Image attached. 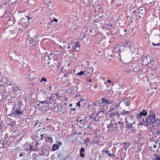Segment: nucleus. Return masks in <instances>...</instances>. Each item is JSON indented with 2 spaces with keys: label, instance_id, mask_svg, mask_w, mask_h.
<instances>
[{
  "label": "nucleus",
  "instance_id": "ea45409f",
  "mask_svg": "<svg viewBox=\"0 0 160 160\" xmlns=\"http://www.w3.org/2000/svg\"><path fill=\"white\" fill-rule=\"evenodd\" d=\"M58 20L56 18H54L53 19V21L55 22H58Z\"/></svg>",
  "mask_w": 160,
  "mask_h": 160
},
{
  "label": "nucleus",
  "instance_id": "c03bdc74",
  "mask_svg": "<svg viewBox=\"0 0 160 160\" xmlns=\"http://www.w3.org/2000/svg\"><path fill=\"white\" fill-rule=\"evenodd\" d=\"M157 124L158 126L160 125V119L158 120V122Z\"/></svg>",
  "mask_w": 160,
  "mask_h": 160
},
{
  "label": "nucleus",
  "instance_id": "c756f323",
  "mask_svg": "<svg viewBox=\"0 0 160 160\" xmlns=\"http://www.w3.org/2000/svg\"><path fill=\"white\" fill-rule=\"evenodd\" d=\"M58 95L57 94H53L51 95V97H52V98L54 101L55 100L56 98L57 97Z\"/></svg>",
  "mask_w": 160,
  "mask_h": 160
},
{
  "label": "nucleus",
  "instance_id": "bb28decb",
  "mask_svg": "<svg viewBox=\"0 0 160 160\" xmlns=\"http://www.w3.org/2000/svg\"><path fill=\"white\" fill-rule=\"evenodd\" d=\"M90 119H89L88 117V116H85L84 115L83 121L85 122H86L87 121H88Z\"/></svg>",
  "mask_w": 160,
  "mask_h": 160
},
{
  "label": "nucleus",
  "instance_id": "6ab92c4d",
  "mask_svg": "<svg viewBox=\"0 0 160 160\" xmlns=\"http://www.w3.org/2000/svg\"><path fill=\"white\" fill-rule=\"evenodd\" d=\"M132 42L130 41H127L124 44V46L125 48H129L131 46Z\"/></svg>",
  "mask_w": 160,
  "mask_h": 160
},
{
  "label": "nucleus",
  "instance_id": "bf43d9fd",
  "mask_svg": "<svg viewBox=\"0 0 160 160\" xmlns=\"http://www.w3.org/2000/svg\"><path fill=\"white\" fill-rule=\"evenodd\" d=\"M22 153H21V154H20V155H19V157H22Z\"/></svg>",
  "mask_w": 160,
  "mask_h": 160
},
{
  "label": "nucleus",
  "instance_id": "a878e982",
  "mask_svg": "<svg viewBox=\"0 0 160 160\" xmlns=\"http://www.w3.org/2000/svg\"><path fill=\"white\" fill-rule=\"evenodd\" d=\"M29 3L32 5H34L36 4V0H29Z\"/></svg>",
  "mask_w": 160,
  "mask_h": 160
},
{
  "label": "nucleus",
  "instance_id": "338daca9",
  "mask_svg": "<svg viewBox=\"0 0 160 160\" xmlns=\"http://www.w3.org/2000/svg\"><path fill=\"white\" fill-rule=\"evenodd\" d=\"M142 125V123L141 122L139 124V125Z\"/></svg>",
  "mask_w": 160,
  "mask_h": 160
},
{
  "label": "nucleus",
  "instance_id": "a211bd4d",
  "mask_svg": "<svg viewBox=\"0 0 160 160\" xmlns=\"http://www.w3.org/2000/svg\"><path fill=\"white\" fill-rule=\"evenodd\" d=\"M30 44L32 46H36V41L33 39H32L30 41Z\"/></svg>",
  "mask_w": 160,
  "mask_h": 160
},
{
  "label": "nucleus",
  "instance_id": "20e7f679",
  "mask_svg": "<svg viewBox=\"0 0 160 160\" xmlns=\"http://www.w3.org/2000/svg\"><path fill=\"white\" fill-rule=\"evenodd\" d=\"M123 122H118L117 123L116 122L112 124H110L109 126H108L107 128H111V126H112L113 128L116 130H118L120 128L121 126H122Z\"/></svg>",
  "mask_w": 160,
  "mask_h": 160
},
{
  "label": "nucleus",
  "instance_id": "9d476101",
  "mask_svg": "<svg viewBox=\"0 0 160 160\" xmlns=\"http://www.w3.org/2000/svg\"><path fill=\"white\" fill-rule=\"evenodd\" d=\"M146 8H145L141 7L139 8L138 10V13L142 14H144L145 12Z\"/></svg>",
  "mask_w": 160,
  "mask_h": 160
},
{
  "label": "nucleus",
  "instance_id": "72a5a7b5",
  "mask_svg": "<svg viewBox=\"0 0 160 160\" xmlns=\"http://www.w3.org/2000/svg\"><path fill=\"white\" fill-rule=\"evenodd\" d=\"M12 89L13 90L14 92H16L18 91L19 90V88L18 87H16L15 88H14L13 87L12 88Z\"/></svg>",
  "mask_w": 160,
  "mask_h": 160
},
{
  "label": "nucleus",
  "instance_id": "a19ab883",
  "mask_svg": "<svg viewBox=\"0 0 160 160\" xmlns=\"http://www.w3.org/2000/svg\"><path fill=\"white\" fill-rule=\"evenodd\" d=\"M45 136V134H41V140H42L43 139L42 138L44 137V136Z\"/></svg>",
  "mask_w": 160,
  "mask_h": 160
},
{
  "label": "nucleus",
  "instance_id": "2eb2a0df",
  "mask_svg": "<svg viewBox=\"0 0 160 160\" xmlns=\"http://www.w3.org/2000/svg\"><path fill=\"white\" fill-rule=\"evenodd\" d=\"M28 145H30V151H37L38 150V148L37 147V145H38L37 142L35 143V146L33 148V147L31 146L30 144H29Z\"/></svg>",
  "mask_w": 160,
  "mask_h": 160
},
{
  "label": "nucleus",
  "instance_id": "1a4fd4ad",
  "mask_svg": "<svg viewBox=\"0 0 160 160\" xmlns=\"http://www.w3.org/2000/svg\"><path fill=\"white\" fill-rule=\"evenodd\" d=\"M115 108L113 107L110 108L108 110V112H111V115L112 116L113 115H115L117 114L118 113V112L117 111H115Z\"/></svg>",
  "mask_w": 160,
  "mask_h": 160
},
{
  "label": "nucleus",
  "instance_id": "5fc2aeb1",
  "mask_svg": "<svg viewBox=\"0 0 160 160\" xmlns=\"http://www.w3.org/2000/svg\"><path fill=\"white\" fill-rule=\"evenodd\" d=\"M75 110V108H72L71 109V110Z\"/></svg>",
  "mask_w": 160,
  "mask_h": 160
},
{
  "label": "nucleus",
  "instance_id": "052dcab7",
  "mask_svg": "<svg viewBox=\"0 0 160 160\" xmlns=\"http://www.w3.org/2000/svg\"><path fill=\"white\" fill-rule=\"evenodd\" d=\"M100 114V113H99V112L97 113L96 114V115H97V116H98V115L99 114Z\"/></svg>",
  "mask_w": 160,
  "mask_h": 160
},
{
  "label": "nucleus",
  "instance_id": "e2e57ef3",
  "mask_svg": "<svg viewBox=\"0 0 160 160\" xmlns=\"http://www.w3.org/2000/svg\"><path fill=\"white\" fill-rule=\"evenodd\" d=\"M79 119L78 118V119H77V120H76V121L77 122H78V121H79Z\"/></svg>",
  "mask_w": 160,
  "mask_h": 160
},
{
  "label": "nucleus",
  "instance_id": "5701e85b",
  "mask_svg": "<svg viewBox=\"0 0 160 160\" xmlns=\"http://www.w3.org/2000/svg\"><path fill=\"white\" fill-rule=\"evenodd\" d=\"M88 5L89 6V7H90V8H91V7L93 8L94 6L93 4V1L92 0H90L88 1Z\"/></svg>",
  "mask_w": 160,
  "mask_h": 160
},
{
  "label": "nucleus",
  "instance_id": "412c9836",
  "mask_svg": "<svg viewBox=\"0 0 160 160\" xmlns=\"http://www.w3.org/2000/svg\"><path fill=\"white\" fill-rule=\"evenodd\" d=\"M55 56V54L54 53L51 52L49 55H48V58L49 59L51 60L52 58H54Z\"/></svg>",
  "mask_w": 160,
  "mask_h": 160
},
{
  "label": "nucleus",
  "instance_id": "4468645a",
  "mask_svg": "<svg viewBox=\"0 0 160 160\" xmlns=\"http://www.w3.org/2000/svg\"><path fill=\"white\" fill-rule=\"evenodd\" d=\"M149 64L148 59L147 58H144L142 60V65H143L148 66Z\"/></svg>",
  "mask_w": 160,
  "mask_h": 160
},
{
  "label": "nucleus",
  "instance_id": "4c0bfd02",
  "mask_svg": "<svg viewBox=\"0 0 160 160\" xmlns=\"http://www.w3.org/2000/svg\"><path fill=\"white\" fill-rule=\"evenodd\" d=\"M84 148H81L80 149V152H84Z\"/></svg>",
  "mask_w": 160,
  "mask_h": 160
},
{
  "label": "nucleus",
  "instance_id": "aec40b11",
  "mask_svg": "<svg viewBox=\"0 0 160 160\" xmlns=\"http://www.w3.org/2000/svg\"><path fill=\"white\" fill-rule=\"evenodd\" d=\"M59 148V146L57 144H54L53 145L52 148V150L53 151H55L56 150L58 149Z\"/></svg>",
  "mask_w": 160,
  "mask_h": 160
},
{
  "label": "nucleus",
  "instance_id": "e433bc0d",
  "mask_svg": "<svg viewBox=\"0 0 160 160\" xmlns=\"http://www.w3.org/2000/svg\"><path fill=\"white\" fill-rule=\"evenodd\" d=\"M44 4H45V5L47 7V8H49V5L45 1H44Z\"/></svg>",
  "mask_w": 160,
  "mask_h": 160
},
{
  "label": "nucleus",
  "instance_id": "393cba45",
  "mask_svg": "<svg viewBox=\"0 0 160 160\" xmlns=\"http://www.w3.org/2000/svg\"><path fill=\"white\" fill-rule=\"evenodd\" d=\"M153 155L155 156L153 160H160V154L158 155V154H154Z\"/></svg>",
  "mask_w": 160,
  "mask_h": 160
},
{
  "label": "nucleus",
  "instance_id": "dca6fc26",
  "mask_svg": "<svg viewBox=\"0 0 160 160\" xmlns=\"http://www.w3.org/2000/svg\"><path fill=\"white\" fill-rule=\"evenodd\" d=\"M101 108H100L99 109V113H100L101 114V116L103 115V114L104 113V112H105V108L103 107H101Z\"/></svg>",
  "mask_w": 160,
  "mask_h": 160
},
{
  "label": "nucleus",
  "instance_id": "6e6d98bb",
  "mask_svg": "<svg viewBox=\"0 0 160 160\" xmlns=\"http://www.w3.org/2000/svg\"><path fill=\"white\" fill-rule=\"evenodd\" d=\"M132 12L133 14H135L136 12V11L135 10H134Z\"/></svg>",
  "mask_w": 160,
  "mask_h": 160
},
{
  "label": "nucleus",
  "instance_id": "8fccbe9b",
  "mask_svg": "<svg viewBox=\"0 0 160 160\" xmlns=\"http://www.w3.org/2000/svg\"><path fill=\"white\" fill-rule=\"evenodd\" d=\"M152 44L153 46H156V44L154 43L153 42H152Z\"/></svg>",
  "mask_w": 160,
  "mask_h": 160
},
{
  "label": "nucleus",
  "instance_id": "423d86ee",
  "mask_svg": "<svg viewBox=\"0 0 160 160\" xmlns=\"http://www.w3.org/2000/svg\"><path fill=\"white\" fill-rule=\"evenodd\" d=\"M12 59L15 61H18L19 59L20 54H17L16 52H12L11 54Z\"/></svg>",
  "mask_w": 160,
  "mask_h": 160
},
{
  "label": "nucleus",
  "instance_id": "9b49d317",
  "mask_svg": "<svg viewBox=\"0 0 160 160\" xmlns=\"http://www.w3.org/2000/svg\"><path fill=\"white\" fill-rule=\"evenodd\" d=\"M52 97H51V96H50L48 98H47V99H48V106L49 107H51V106H50V105L52 103H54V104H55V102H54V101H53V100L52 99Z\"/></svg>",
  "mask_w": 160,
  "mask_h": 160
},
{
  "label": "nucleus",
  "instance_id": "3c124183",
  "mask_svg": "<svg viewBox=\"0 0 160 160\" xmlns=\"http://www.w3.org/2000/svg\"><path fill=\"white\" fill-rule=\"evenodd\" d=\"M68 74V72H67V73H66L64 74V77H67V74Z\"/></svg>",
  "mask_w": 160,
  "mask_h": 160
},
{
  "label": "nucleus",
  "instance_id": "774afa93",
  "mask_svg": "<svg viewBox=\"0 0 160 160\" xmlns=\"http://www.w3.org/2000/svg\"><path fill=\"white\" fill-rule=\"evenodd\" d=\"M70 48V46H68V48L69 49Z\"/></svg>",
  "mask_w": 160,
  "mask_h": 160
},
{
  "label": "nucleus",
  "instance_id": "37998d69",
  "mask_svg": "<svg viewBox=\"0 0 160 160\" xmlns=\"http://www.w3.org/2000/svg\"><path fill=\"white\" fill-rule=\"evenodd\" d=\"M81 101H79L78 102L77 104V105L78 106V107H80V102Z\"/></svg>",
  "mask_w": 160,
  "mask_h": 160
},
{
  "label": "nucleus",
  "instance_id": "f704fd0d",
  "mask_svg": "<svg viewBox=\"0 0 160 160\" xmlns=\"http://www.w3.org/2000/svg\"><path fill=\"white\" fill-rule=\"evenodd\" d=\"M84 73V71H81L80 72H78L77 73V75H83Z\"/></svg>",
  "mask_w": 160,
  "mask_h": 160
},
{
  "label": "nucleus",
  "instance_id": "39448f33",
  "mask_svg": "<svg viewBox=\"0 0 160 160\" xmlns=\"http://www.w3.org/2000/svg\"><path fill=\"white\" fill-rule=\"evenodd\" d=\"M5 122L8 126H10L12 127L15 125L16 124V121L13 120L10 118H7L6 119Z\"/></svg>",
  "mask_w": 160,
  "mask_h": 160
},
{
  "label": "nucleus",
  "instance_id": "603ef678",
  "mask_svg": "<svg viewBox=\"0 0 160 160\" xmlns=\"http://www.w3.org/2000/svg\"><path fill=\"white\" fill-rule=\"evenodd\" d=\"M38 120H37V122H36V123H35V126H37V125L38 123Z\"/></svg>",
  "mask_w": 160,
  "mask_h": 160
},
{
  "label": "nucleus",
  "instance_id": "09e8293b",
  "mask_svg": "<svg viewBox=\"0 0 160 160\" xmlns=\"http://www.w3.org/2000/svg\"><path fill=\"white\" fill-rule=\"evenodd\" d=\"M29 148H27V151H28L29 150H30V145H29Z\"/></svg>",
  "mask_w": 160,
  "mask_h": 160
},
{
  "label": "nucleus",
  "instance_id": "473e14b6",
  "mask_svg": "<svg viewBox=\"0 0 160 160\" xmlns=\"http://www.w3.org/2000/svg\"><path fill=\"white\" fill-rule=\"evenodd\" d=\"M48 99H46V100H45V101H40V102H41V104H43V103H45L47 104L48 105Z\"/></svg>",
  "mask_w": 160,
  "mask_h": 160
},
{
  "label": "nucleus",
  "instance_id": "2f4dec72",
  "mask_svg": "<svg viewBox=\"0 0 160 160\" xmlns=\"http://www.w3.org/2000/svg\"><path fill=\"white\" fill-rule=\"evenodd\" d=\"M4 126V124L2 121L0 122V130L2 129V127Z\"/></svg>",
  "mask_w": 160,
  "mask_h": 160
},
{
  "label": "nucleus",
  "instance_id": "f8f14e48",
  "mask_svg": "<svg viewBox=\"0 0 160 160\" xmlns=\"http://www.w3.org/2000/svg\"><path fill=\"white\" fill-rule=\"evenodd\" d=\"M142 121L143 122H142V125H143L145 126H147L149 125L147 117L145 119L143 118Z\"/></svg>",
  "mask_w": 160,
  "mask_h": 160
},
{
  "label": "nucleus",
  "instance_id": "b1692460",
  "mask_svg": "<svg viewBox=\"0 0 160 160\" xmlns=\"http://www.w3.org/2000/svg\"><path fill=\"white\" fill-rule=\"evenodd\" d=\"M84 117V115L83 114H82V115H81L80 116H79L78 117V118L80 119L78 121V122H81L82 121H83Z\"/></svg>",
  "mask_w": 160,
  "mask_h": 160
},
{
  "label": "nucleus",
  "instance_id": "69168bd1",
  "mask_svg": "<svg viewBox=\"0 0 160 160\" xmlns=\"http://www.w3.org/2000/svg\"><path fill=\"white\" fill-rule=\"evenodd\" d=\"M126 31H127V30H126V29H124V32H126Z\"/></svg>",
  "mask_w": 160,
  "mask_h": 160
},
{
  "label": "nucleus",
  "instance_id": "7c9ffc66",
  "mask_svg": "<svg viewBox=\"0 0 160 160\" xmlns=\"http://www.w3.org/2000/svg\"><path fill=\"white\" fill-rule=\"evenodd\" d=\"M132 127V123L126 125V128H131Z\"/></svg>",
  "mask_w": 160,
  "mask_h": 160
},
{
  "label": "nucleus",
  "instance_id": "f03ea898",
  "mask_svg": "<svg viewBox=\"0 0 160 160\" xmlns=\"http://www.w3.org/2000/svg\"><path fill=\"white\" fill-rule=\"evenodd\" d=\"M99 102H100V106L105 108L106 109H107L108 108L107 105L113 103L114 101L107 98H103L101 99Z\"/></svg>",
  "mask_w": 160,
  "mask_h": 160
},
{
  "label": "nucleus",
  "instance_id": "c9c22d12",
  "mask_svg": "<svg viewBox=\"0 0 160 160\" xmlns=\"http://www.w3.org/2000/svg\"><path fill=\"white\" fill-rule=\"evenodd\" d=\"M56 143L58 145H60L61 146L62 144V143L60 141H57Z\"/></svg>",
  "mask_w": 160,
  "mask_h": 160
},
{
  "label": "nucleus",
  "instance_id": "f257e3e1",
  "mask_svg": "<svg viewBox=\"0 0 160 160\" xmlns=\"http://www.w3.org/2000/svg\"><path fill=\"white\" fill-rule=\"evenodd\" d=\"M12 109L14 112H12L11 113L12 116L15 117L17 114L20 115L22 114L23 112L20 104H14L13 107Z\"/></svg>",
  "mask_w": 160,
  "mask_h": 160
},
{
  "label": "nucleus",
  "instance_id": "cd10ccee",
  "mask_svg": "<svg viewBox=\"0 0 160 160\" xmlns=\"http://www.w3.org/2000/svg\"><path fill=\"white\" fill-rule=\"evenodd\" d=\"M40 82H47V80L46 78L43 77L41 78Z\"/></svg>",
  "mask_w": 160,
  "mask_h": 160
},
{
  "label": "nucleus",
  "instance_id": "13d9d810",
  "mask_svg": "<svg viewBox=\"0 0 160 160\" xmlns=\"http://www.w3.org/2000/svg\"><path fill=\"white\" fill-rule=\"evenodd\" d=\"M153 147H154V148H156V147H157V146H156V145H153Z\"/></svg>",
  "mask_w": 160,
  "mask_h": 160
},
{
  "label": "nucleus",
  "instance_id": "680f3d73",
  "mask_svg": "<svg viewBox=\"0 0 160 160\" xmlns=\"http://www.w3.org/2000/svg\"><path fill=\"white\" fill-rule=\"evenodd\" d=\"M69 106H70L71 107V106H72V104H71V103H70V104H69Z\"/></svg>",
  "mask_w": 160,
  "mask_h": 160
},
{
  "label": "nucleus",
  "instance_id": "864d4df0",
  "mask_svg": "<svg viewBox=\"0 0 160 160\" xmlns=\"http://www.w3.org/2000/svg\"><path fill=\"white\" fill-rule=\"evenodd\" d=\"M107 82H108V83H110V82H111V80H110V79H108V80H107Z\"/></svg>",
  "mask_w": 160,
  "mask_h": 160
},
{
  "label": "nucleus",
  "instance_id": "c85d7f7f",
  "mask_svg": "<svg viewBox=\"0 0 160 160\" xmlns=\"http://www.w3.org/2000/svg\"><path fill=\"white\" fill-rule=\"evenodd\" d=\"M129 112L126 111H125V110H123L121 112V114L123 115H125L126 114H129Z\"/></svg>",
  "mask_w": 160,
  "mask_h": 160
},
{
  "label": "nucleus",
  "instance_id": "49530a36",
  "mask_svg": "<svg viewBox=\"0 0 160 160\" xmlns=\"http://www.w3.org/2000/svg\"><path fill=\"white\" fill-rule=\"evenodd\" d=\"M95 120L96 121H98V118H97L96 117H95L94 118Z\"/></svg>",
  "mask_w": 160,
  "mask_h": 160
},
{
  "label": "nucleus",
  "instance_id": "4d7b16f0",
  "mask_svg": "<svg viewBox=\"0 0 160 160\" xmlns=\"http://www.w3.org/2000/svg\"><path fill=\"white\" fill-rule=\"evenodd\" d=\"M160 45V44L159 43H158L156 44V46H159Z\"/></svg>",
  "mask_w": 160,
  "mask_h": 160
},
{
  "label": "nucleus",
  "instance_id": "0eeeda50",
  "mask_svg": "<svg viewBox=\"0 0 160 160\" xmlns=\"http://www.w3.org/2000/svg\"><path fill=\"white\" fill-rule=\"evenodd\" d=\"M147 115V112H146L144 109H143V111H141L139 113L137 114V117L138 118H142V116H146Z\"/></svg>",
  "mask_w": 160,
  "mask_h": 160
},
{
  "label": "nucleus",
  "instance_id": "7ed1b4c3",
  "mask_svg": "<svg viewBox=\"0 0 160 160\" xmlns=\"http://www.w3.org/2000/svg\"><path fill=\"white\" fill-rule=\"evenodd\" d=\"M156 115L155 114L152 115L149 114L147 116L149 125H151L152 124L156 123V122L158 120V118H156Z\"/></svg>",
  "mask_w": 160,
  "mask_h": 160
},
{
  "label": "nucleus",
  "instance_id": "ddd939ff",
  "mask_svg": "<svg viewBox=\"0 0 160 160\" xmlns=\"http://www.w3.org/2000/svg\"><path fill=\"white\" fill-rule=\"evenodd\" d=\"M80 46V43L78 42H77L75 44V48H74V47H73V46H72V48H73V49H74L76 51H78L79 50V48Z\"/></svg>",
  "mask_w": 160,
  "mask_h": 160
},
{
  "label": "nucleus",
  "instance_id": "f3484780",
  "mask_svg": "<svg viewBox=\"0 0 160 160\" xmlns=\"http://www.w3.org/2000/svg\"><path fill=\"white\" fill-rule=\"evenodd\" d=\"M122 101L124 103L125 105L127 106H128L130 105V102L129 100L127 99H124L122 100Z\"/></svg>",
  "mask_w": 160,
  "mask_h": 160
},
{
  "label": "nucleus",
  "instance_id": "79ce46f5",
  "mask_svg": "<svg viewBox=\"0 0 160 160\" xmlns=\"http://www.w3.org/2000/svg\"><path fill=\"white\" fill-rule=\"evenodd\" d=\"M80 155L82 157H83L84 156V155L82 152H80Z\"/></svg>",
  "mask_w": 160,
  "mask_h": 160
},
{
  "label": "nucleus",
  "instance_id": "0e129e2a",
  "mask_svg": "<svg viewBox=\"0 0 160 160\" xmlns=\"http://www.w3.org/2000/svg\"><path fill=\"white\" fill-rule=\"evenodd\" d=\"M49 120H50V119L49 118H47L46 120L47 121H48Z\"/></svg>",
  "mask_w": 160,
  "mask_h": 160
},
{
  "label": "nucleus",
  "instance_id": "de8ad7c7",
  "mask_svg": "<svg viewBox=\"0 0 160 160\" xmlns=\"http://www.w3.org/2000/svg\"><path fill=\"white\" fill-rule=\"evenodd\" d=\"M92 81V80L91 79H89V80H88V83H90ZM89 84H90V83H89Z\"/></svg>",
  "mask_w": 160,
  "mask_h": 160
},
{
  "label": "nucleus",
  "instance_id": "6e6552de",
  "mask_svg": "<svg viewBox=\"0 0 160 160\" xmlns=\"http://www.w3.org/2000/svg\"><path fill=\"white\" fill-rule=\"evenodd\" d=\"M102 152H105L108 155L110 156V157L111 158L114 157L115 156V155L114 154H111L110 153V151H107L106 148H104L102 149Z\"/></svg>",
  "mask_w": 160,
  "mask_h": 160
},
{
  "label": "nucleus",
  "instance_id": "a18cd8bd",
  "mask_svg": "<svg viewBox=\"0 0 160 160\" xmlns=\"http://www.w3.org/2000/svg\"><path fill=\"white\" fill-rule=\"evenodd\" d=\"M156 133L157 134H160V130H158L157 131V132H156Z\"/></svg>",
  "mask_w": 160,
  "mask_h": 160
},
{
  "label": "nucleus",
  "instance_id": "58836bf2",
  "mask_svg": "<svg viewBox=\"0 0 160 160\" xmlns=\"http://www.w3.org/2000/svg\"><path fill=\"white\" fill-rule=\"evenodd\" d=\"M95 8H97L98 9V10H99L101 8V7L98 5L95 6Z\"/></svg>",
  "mask_w": 160,
  "mask_h": 160
},
{
  "label": "nucleus",
  "instance_id": "4be33fe9",
  "mask_svg": "<svg viewBox=\"0 0 160 160\" xmlns=\"http://www.w3.org/2000/svg\"><path fill=\"white\" fill-rule=\"evenodd\" d=\"M9 141V139L8 138H4L3 142L2 143V145H3L4 144L6 145L8 143Z\"/></svg>",
  "mask_w": 160,
  "mask_h": 160
}]
</instances>
